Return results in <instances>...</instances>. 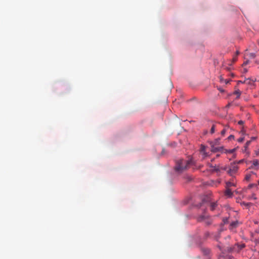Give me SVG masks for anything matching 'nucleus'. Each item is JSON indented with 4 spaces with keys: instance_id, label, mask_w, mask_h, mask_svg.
I'll return each mask as SVG.
<instances>
[{
    "instance_id": "obj_1",
    "label": "nucleus",
    "mask_w": 259,
    "mask_h": 259,
    "mask_svg": "<svg viewBox=\"0 0 259 259\" xmlns=\"http://www.w3.org/2000/svg\"><path fill=\"white\" fill-rule=\"evenodd\" d=\"M190 164L189 160L179 159L176 161L175 170L178 173H181L187 168Z\"/></svg>"
},
{
    "instance_id": "obj_2",
    "label": "nucleus",
    "mask_w": 259,
    "mask_h": 259,
    "mask_svg": "<svg viewBox=\"0 0 259 259\" xmlns=\"http://www.w3.org/2000/svg\"><path fill=\"white\" fill-rule=\"evenodd\" d=\"M207 216L205 215H200L198 218V221L199 222H202L204 221V223L206 225H209L211 224V221L210 220L207 218Z\"/></svg>"
},
{
    "instance_id": "obj_3",
    "label": "nucleus",
    "mask_w": 259,
    "mask_h": 259,
    "mask_svg": "<svg viewBox=\"0 0 259 259\" xmlns=\"http://www.w3.org/2000/svg\"><path fill=\"white\" fill-rule=\"evenodd\" d=\"M238 169V167L237 165L235 164H232L227 172L230 176H233L237 171Z\"/></svg>"
},
{
    "instance_id": "obj_4",
    "label": "nucleus",
    "mask_w": 259,
    "mask_h": 259,
    "mask_svg": "<svg viewBox=\"0 0 259 259\" xmlns=\"http://www.w3.org/2000/svg\"><path fill=\"white\" fill-rule=\"evenodd\" d=\"M217 246L218 248H219L220 250L223 253H224V251H227L228 252H231L233 251H235V249H234V246L233 247H227L226 249H225V250L223 249L220 243H219L217 245Z\"/></svg>"
},
{
    "instance_id": "obj_5",
    "label": "nucleus",
    "mask_w": 259,
    "mask_h": 259,
    "mask_svg": "<svg viewBox=\"0 0 259 259\" xmlns=\"http://www.w3.org/2000/svg\"><path fill=\"white\" fill-rule=\"evenodd\" d=\"M245 247V245L244 243L241 244H236L234 246V249H235V251L239 252L241 249L244 248Z\"/></svg>"
},
{
    "instance_id": "obj_6",
    "label": "nucleus",
    "mask_w": 259,
    "mask_h": 259,
    "mask_svg": "<svg viewBox=\"0 0 259 259\" xmlns=\"http://www.w3.org/2000/svg\"><path fill=\"white\" fill-rule=\"evenodd\" d=\"M200 151L202 155V158L204 159L208 156V154L206 152V147L204 145H201L200 149Z\"/></svg>"
},
{
    "instance_id": "obj_7",
    "label": "nucleus",
    "mask_w": 259,
    "mask_h": 259,
    "mask_svg": "<svg viewBox=\"0 0 259 259\" xmlns=\"http://www.w3.org/2000/svg\"><path fill=\"white\" fill-rule=\"evenodd\" d=\"M201 250L202 252L205 255H207L210 253V250L207 248L201 247Z\"/></svg>"
},
{
    "instance_id": "obj_8",
    "label": "nucleus",
    "mask_w": 259,
    "mask_h": 259,
    "mask_svg": "<svg viewBox=\"0 0 259 259\" xmlns=\"http://www.w3.org/2000/svg\"><path fill=\"white\" fill-rule=\"evenodd\" d=\"M210 167L212 168L211 170L212 172H219L220 170V167L219 166H213L210 164Z\"/></svg>"
},
{
    "instance_id": "obj_9",
    "label": "nucleus",
    "mask_w": 259,
    "mask_h": 259,
    "mask_svg": "<svg viewBox=\"0 0 259 259\" xmlns=\"http://www.w3.org/2000/svg\"><path fill=\"white\" fill-rule=\"evenodd\" d=\"M227 188V190H226V192H225L226 195L228 196L229 197H231L232 196V192L231 191V190L228 188Z\"/></svg>"
},
{
    "instance_id": "obj_10",
    "label": "nucleus",
    "mask_w": 259,
    "mask_h": 259,
    "mask_svg": "<svg viewBox=\"0 0 259 259\" xmlns=\"http://www.w3.org/2000/svg\"><path fill=\"white\" fill-rule=\"evenodd\" d=\"M259 165V162L257 159L253 160L252 161V165L251 166V168H253L254 167H255Z\"/></svg>"
},
{
    "instance_id": "obj_11",
    "label": "nucleus",
    "mask_w": 259,
    "mask_h": 259,
    "mask_svg": "<svg viewBox=\"0 0 259 259\" xmlns=\"http://www.w3.org/2000/svg\"><path fill=\"white\" fill-rule=\"evenodd\" d=\"M238 223L237 221L232 222L230 225V229H233V228H236L238 225Z\"/></svg>"
},
{
    "instance_id": "obj_12",
    "label": "nucleus",
    "mask_w": 259,
    "mask_h": 259,
    "mask_svg": "<svg viewBox=\"0 0 259 259\" xmlns=\"http://www.w3.org/2000/svg\"><path fill=\"white\" fill-rule=\"evenodd\" d=\"M218 204H217V202H212L210 204V209L211 210H214L216 207L217 206Z\"/></svg>"
},
{
    "instance_id": "obj_13",
    "label": "nucleus",
    "mask_w": 259,
    "mask_h": 259,
    "mask_svg": "<svg viewBox=\"0 0 259 259\" xmlns=\"http://www.w3.org/2000/svg\"><path fill=\"white\" fill-rule=\"evenodd\" d=\"M232 186H235V184L232 182H227L226 183V188H229Z\"/></svg>"
},
{
    "instance_id": "obj_14",
    "label": "nucleus",
    "mask_w": 259,
    "mask_h": 259,
    "mask_svg": "<svg viewBox=\"0 0 259 259\" xmlns=\"http://www.w3.org/2000/svg\"><path fill=\"white\" fill-rule=\"evenodd\" d=\"M233 94L234 95H237L236 99H238V98H239L240 97V96L241 95V92L239 91V90L237 89V90H235L234 91Z\"/></svg>"
},
{
    "instance_id": "obj_15",
    "label": "nucleus",
    "mask_w": 259,
    "mask_h": 259,
    "mask_svg": "<svg viewBox=\"0 0 259 259\" xmlns=\"http://www.w3.org/2000/svg\"><path fill=\"white\" fill-rule=\"evenodd\" d=\"M252 174L254 175L255 174L252 172L251 173L246 174L245 177V179L247 181H249Z\"/></svg>"
},
{
    "instance_id": "obj_16",
    "label": "nucleus",
    "mask_w": 259,
    "mask_h": 259,
    "mask_svg": "<svg viewBox=\"0 0 259 259\" xmlns=\"http://www.w3.org/2000/svg\"><path fill=\"white\" fill-rule=\"evenodd\" d=\"M252 80L250 78H246L243 81V83H246L248 84H252Z\"/></svg>"
},
{
    "instance_id": "obj_17",
    "label": "nucleus",
    "mask_w": 259,
    "mask_h": 259,
    "mask_svg": "<svg viewBox=\"0 0 259 259\" xmlns=\"http://www.w3.org/2000/svg\"><path fill=\"white\" fill-rule=\"evenodd\" d=\"M250 143H251V141H248L246 142V143L244 146L245 150H246L247 149V147L250 145Z\"/></svg>"
},
{
    "instance_id": "obj_18",
    "label": "nucleus",
    "mask_w": 259,
    "mask_h": 259,
    "mask_svg": "<svg viewBox=\"0 0 259 259\" xmlns=\"http://www.w3.org/2000/svg\"><path fill=\"white\" fill-rule=\"evenodd\" d=\"M247 56H249V57L251 58H254L255 57V55L253 53H249V54H246Z\"/></svg>"
},
{
    "instance_id": "obj_19",
    "label": "nucleus",
    "mask_w": 259,
    "mask_h": 259,
    "mask_svg": "<svg viewBox=\"0 0 259 259\" xmlns=\"http://www.w3.org/2000/svg\"><path fill=\"white\" fill-rule=\"evenodd\" d=\"M236 150V149L235 148H234L233 149H231V150H226V153H234Z\"/></svg>"
},
{
    "instance_id": "obj_20",
    "label": "nucleus",
    "mask_w": 259,
    "mask_h": 259,
    "mask_svg": "<svg viewBox=\"0 0 259 259\" xmlns=\"http://www.w3.org/2000/svg\"><path fill=\"white\" fill-rule=\"evenodd\" d=\"M215 132V125H213L210 130V133L213 134Z\"/></svg>"
},
{
    "instance_id": "obj_21",
    "label": "nucleus",
    "mask_w": 259,
    "mask_h": 259,
    "mask_svg": "<svg viewBox=\"0 0 259 259\" xmlns=\"http://www.w3.org/2000/svg\"><path fill=\"white\" fill-rule=\"evenodd\" d=\"M226 131V128H225L221 131V134L222 135V136H224L225 135Z\"/></svg>"
},
{
    "instance_id": "obj_22",
    "label": "nucleus",
    "mask_w": 259,
    "mask_h": 259,
    "mask_svg": "<svg viewBox=\"0 0 259 259\" xmlns=\"http://www.w3.org/2000/svg\"><path fill=\"white\" fill-rule=\"evenodd\" d=\"M228 220H229L228 218H224L223 219L224 223V224L228 223L229 222Z\"/></svg>"
},
{
    "instance_id": "obj_23",
    "label": "nucleus",
    "mask_w": 259,
    "mask_h": 259,
    "mask_svg": "<svg viewBox=\"0 0 259 259\" xmlns=\"http://www.w3.org/2000/svg\"><path fill=\"white\" fill-rule=\"evenodd\" d=\"M220 169H223V170H227L228 169V167L227 166H225L224 167H220Z\"/></svg>"
},
{
    "instance_id": "obj_24",
    "label": "nucleus",
    "mask_w": 259,
    "mask_h": 259,
    "mask_svg": "<svg viewBox=\"0 0 259 259\" xmlns=\"http://www.w3.org/2000/svg\"><path fill=\"white\" fill-rule=\"evenodd\" d=\"M228 139L229 140H231L232 139H234V136L233 135H230V136L228 137Z\"/></svg>"
},
{
    "instance_id": "obj_25",
    "label": "nucleus",
    "mask_w": 259,
    "mask_h": 259,
    "mask_svg": "<svg viewBox=\"0 0 259 259\" xmlns=\"http://www.w3.org/2000/svg\"><path fill=\"white\" fill-rule=\"evenodd\" d=\"M220 79L221 82L223 83L225 81V79H224L222 76H220Z\"/></svg>"
},
{
    "instance_id": "obj_26",
    "label": "nucleus",
    "mask_w": 259,
    "mask_h": 259,
    "mask_svg": "<svg viewBox=\"0 0 259 259\" xmlns=\"http://www.w3.org/2000/svg\"><path fill=\"white\" fill-rule=\"evenodd\" d=\"M243 140H244V138H240L238 139V141L239 142H242L243 141Z\"/></svg>"
},
{
    "instance_id": "obj_27",
    "label": "nucleus",
    "mask_w": 259,
    "mask_h": 259,
    "mask_svg": "<svg viewBox=\"0 0 259 259\" xmlns=\"http://www.w3.org/2000/svg\"><path fill=\"white\" fill-rule=\"evenodd\" d=\"M256 186V184H250V185H249V187L250 188H252L253 187H254V186Z\"/></svg>"
},
{
    "instance_id": "obj_28",
    "label": "nucleus",
    "mask_w": 259,
    "mask_h": 259,
    "mask_svg": "<svg viewBox=\"0 0 259 259\" xmlns=\"http://www.w3.org/2000/svg\"><path fill=\"white\" fill-rule=\"evenodd\" d=\"M219 150V149L218 148H215L212 149V151H213V152H217V151H218Z\"/></svg>"
},
{
    "instance_id": "obj_29",
    "label": "nucleus",
    "mask_w": 259,
    "mask_h": 259,
    "mask_svg": "<svg viewBox=\"0 0 259 259\" xmlns=\"http://www.w3.org/2000/svg\"><path fill=\"white\" fill-rule=\"evenodd\" d=\"M230 81V80L225 79V81L224 82H225L226 84H227V83H229Z\"/></svg>"
},
{
    "instance_id": "obj_30",
    "label": "nucleus",
    "mask_w": 259,
    "mask_h": 259,
    "mask_svg": "<svg viewBox=\"0 0 259 259\" xmlns=\"http://www.w3.org/2000/svg\"><path fill=\"white\" fill-rule=\"evenodd\" d=\"M255 154L256 156H258L259 155V150L255 151Z\"/></svg>"
},
{
    "instance_id": "obj_31",
    "label": "nucleus",
    "mask_w": 259,
    "mask_h": 259,
    "mask_svg": "<svg viewBox=\"0 0 259 259\" xmlns=\"http://www.w3.org/2000/svg\"><path fill=\"white\" fill-rule=\"evenodd\" d=\"M243 161H244V159L240 160H239V161H238L237 162V163H238V164L242 163L243 162Z\"/></svg>"
},
{
    "instance_id": "obj_32",
    "label": "nucleus",
    "mask_w": 259,
    "mask_h": 259,
    "mask_svg": "<svg viewBox=\"0 0 259 259\" xmlns=\"http://www.w3.org/2000/svg\"><path fill=\"white\" fill-rule=\"evenodd\" d=\"M243 123V121L242 120H240L238 121V124L241 125Z\"/></svg>"
},
{
    "instance_id": "obj_33",
    "label": "nucleus",
    "mask_w": 259,
    "mask_h": 259,
    "mask_svg": "<svg viewBox=\"0 0 259 259\" xmlns=\"http://www.w3.org/2000/svg\"><path fill=\"white\" fill-rule=\"evenodd\" d=\"M242 204L245 206H248L250 204V203H245V202H243Z\"/></svg>"
},
{
    "instance_id": "obj_34",
    "label": "nucleus",
    "mask_w": 259,
    "mask_h": 259,
    "mask_svg": "<svg viewBox=\"0 0 259 259\" xmlns=\"http://www.w3.org/2000/svg\"><path fill=\"white\" fill-rule=\"evenodd\" d=\"M248 61H246V62H244L243 65H246L247 64H248Z\"/></svg>"
},
{
    "instance_id": "obj_35",
    "label": "nucleus",
    "mask_w": 259,
    "mask_h": 259,
    "mask_svg": "<svg viewBox=\"0 0 259 259\" xmlns=\"http://www.w3.org/2000/svg\"><path fill=\"white\" fill-rule=\"evenodd\" d=\"M205 236L206 237H207L208 235H209V233L208 232H206L205 234Z\"/></svg>"
},
{
    "instance_id": "obj_36",
    "label": "nucleus",
    "mask_w": 259,
    "mask_h": 259,
    "mask_svg": "<svg viewBox=\"0 0 259 259\" xmlns=\"http://www.w3.org/2000/svg\"><path fill=\"white\" fill-rule=\"evenodd\" d=\"M238 83H243V81H238Z\"/></svg>"
},
{
    "instance_id": "obj_37",
    "label": "nucleus",
    "mask_w": 259,
    "mask_h": 259,
    "mask_svg": "<svg viewBox=\"0 0 259 259\" xmlns=\"http://www.w3.org/2000/svg\"><path fill=\"white\" fill-rule=\"evenodd\" d=\"M219 90L221 92H224V91H223V90H222V89H219Z\"/></svg>"
},
{
    "instance_id": "obj_38",
    "label": "nucleus",
    "mask_w": 259,
    "mask_h": 259,
    "mask_svg": "<svg viewBox=\"0 0 259 259\" xmlns=\"http://www.w3.org/2000/svg\"><path fill=\"white\" fill-rule=\"evenodd\" d=\"M236 54H237V55H238V54H239V52L237 51V52H236Z\"/></svg>"
},
{
    "instance_id": "obj_39",
    "label": "nucleus",
    "mask_w": 259,
    "mask_h": 259,
    "mask_svg": "<svg viewBox=\"0 0 259 259\" xmlns=\"http://www.w3.org/2000/svg\"><path fill=\"white\" fill-rule=\"evenodd\" d=\"M233 60L235 61H236V59L235 58H234Z\"/></svg>"
},
{
    "instance_id": "obj_40",
    "label": "nucleus",
    "mask_w": 259,
    "mask_h": 259,
    "mask_svg": "<svg viewBox=\"0 0 259 259\" xmlns=\"http://www.w3.org/2000/svg\"><path fill=\"white\" fill-rule=\"evenodd\" d=\"M252 139L254 140V139H255V138L253 137V138H252Z\"/></svg>"
},
{
    "instance_id": "obj_41",
    "label": "nucleus",
    "mask_w": 259,
    "mask_h": 259,
    "mask_svg": "<svg viewBox=\"0 0 259 259\" xmlns=\"http://www.w3.org/2000/svg\"><path fill=\"white\" fill-rule=\"evenodd\" d=\"M253 198H254V199H256V198L254 197H253Z\"/></svg>"
},
{
    "instance_id": "obj_42",
    "label": "nucleus",
    "mask_w": 259,
    "mask_h": 259,
    "mask_svg": "<svg viewBox=\"0 0 259 259\" xmlns=\"http://www.w3.org/2000/svg\"><path fill=\"white\" fill-rule=\"evenodd\" d=\"M253 198H254V199H256V198L254 197H253Z\"/></svg>"
},
{
    "instance_id": "obj_43",
    "label": "nucleus",
    "mask_w": 259,
    "mask_h": 259,
    "mask_svg": "<svg viewBox=\"0 0 259 259\" xmlns=\"http://www.w3.org/2000/svg\"><path fill=\"white\" fill-rule=\"evenodd\" d=\"M258 185H259V180L258 181Z\"/></svg>"
}]
</instances>
